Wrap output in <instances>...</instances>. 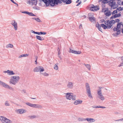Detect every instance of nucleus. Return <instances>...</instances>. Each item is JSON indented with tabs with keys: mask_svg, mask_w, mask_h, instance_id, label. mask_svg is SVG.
<instances>
[{
	"mask_svg": "<svg viewBox=\"0 0 123 123\" xmlns=\"http://www.w3.org/2000/svg\"><path fill=\"white\" fill-rule=\"evenodd\" d=\"M75 100V101L74 102V104L75 105H77L81 104L82 102V100Z\"/></svg>",
	"mask_w": 123,
	"mask_h": 123,
	"instance_id": "obj_17",
	"label": "nucleus"
},
{
	"mask_svg": "<svg viewBox=\"0 0 123 123\" xmlns=\"http://www.w3.org/2000/svg\"><path fill=\"white\" fill-rule=\"evenodd\" d=\"M28 55L27 54H22L21 55H20L18 56V58H20L22 57H25L26 56H28Z\"/></svg>",
	"mask_w": 123,
	"mask_h": 123,
	"instance_id": "obj_29",
	"label": "nucleus"
},
{
	"mask_svg": "<svg viewBox=\"0 0 123 123\" xmlns=\"http://www.w3.org/2000/svg\"><path fill=\"white\" fill-rule=\"evenodd\" d=\"M96 27L98 28L99 31L101 32H102V30L101 28V25H100L98 22H97V24H96Z\"/></svg>",
	"mask_w": 123,
	"mask_h": 123,
	"instance_id": "obj_19",
	"label": "nucleus"
},
{
	"mask_svg": "<svg viewBox=\"0 0 123 123\" xmlns=\"http://www.w3.org/2000/svg\"><path fill=\"white\" fill-rule=\"evenodd\" d=\"M102 3L104 4L107 3L108 2V1L107 0H101Z\"/></svg>",
	"mask_w": 123,
	"mask_h": 123,
	"instance_id": "obj_46",
	"label": "nucleus"
},
{
	"mask_svg": "<svg viewBox=\"0 0 123 123\" xmlns=\"http://www.w3.org/2000/svg\"><path fill=\"white\" fill-rule=\"evenodd\" d=\"M12 2L14 3V4L17 5V4L15 2H14L13 0H11Z\"/></svg>",
	"mask_w": 123,
	"mask_h": 123,
	"instance_id": "obj_56",
	"label": "nucleus"
},
{
	"mask_svg": "<svg viewBox=\"0 0 123 123\" xmlns=\"http://www.w3.org/2000/svg\"><path fill=\"white\" fill-rule=\"evenodd\" d=\"M121 16V14L119 13H118V14H115L114 15V17H115V18H117V17H119L120 16Z\"/></svg>",
	"mask_w": 123,
	"mask_h": 123,
	"instance_id": "obj_40",
	"label": "nucleus"
},
{
	"mask_svg": "<svg viewBox=\"0 0 123 123\" xmlns=\"http://www.w3.org/2000/svg\"><path fill=\"white\" fill-rule=\"evenodd\" d=\"M115 22L116 21L113 20H111L110 21H109L108 22V27L109 26H111V28L113 25V24H115Z\"/></svg>",
	"mask_w": 123,
	"mask_h": 123,
	"instance_id": "obj_14",
	"label": "nucleus"
},
{
	"mask_svg": "<svg viewBox=\"0 0 123 123\" xmlns=\"http://www.w3.org/2000/svg\"><path fill=\"white\" fill-rule=\"evenodd\" d=\"M39 66L36 67L34 69L33 71L35 72H38L39 71Z\"/></svg>",
	"mask_w": 123,
	"mask_h": 123,
	"instance_id": "obj_28",
	"label": "nucleus"
},
{
	"mask_svg": "<svg viewBox=\"0 0 123 123\" xmlns=\"http://www.w3.org/2000/svg\"><path fill=\"white\" fill-rule=\"evenodd\" d=\"M21 92L23 93H26V90H25L23 89L21 90Z\"/></svg>",
	"mask_w": 123,
	"mask_h": 123,
	"instance_id": "obj_53",
	"label": "nucleus"
},
{
	"mask_svg": "<svg viewBox=\"0 0 123 123\" xmlns=\"http://www.w3.org/2000/svg\"><path fill=\"white\" fill-rule=\"evenodd\" d=\"M4 104L6 106H10V103L8 101H6L5 102Z\"/></svg>",
	"mask_w": 123,
	"mask_h": 123,
	"instance_id": "obj_33",
	"label": "nucleus"
},
{
	"mask_svg": "<svg viewBox=\"0 0 123 123\" xmlns=\"http://www.w3.org/2000/svg\"><path fill=\"white\" fill-rule=\"evenodd\" d=\"M120 121L123 122V118L120 119Z\"/></svg>",
	"mask_w": 123,
	"mask_h": 123,
	"instance_id": "obj_64",
	"label": "nucleus"
},
{
	"mask_svg": "<svg viewBox=\"0 0 123 123\" xmlns=\"http://www.w3.org/2000/svg\"><path fill=\"white\" fill-rule=\"evenodd\" d=\"M58 63H56L54 66V69L56 70H58Z\"/></svg>",
	"mask_w": 123,
	"mask_h": 123,
	"instance_id": "obj_38",
	"label": "nucleus"
},
{
	"mask_svg": "<svg viewBox=\"0 0 123 123\" xmlns=\"http://www.w3.org/2000/svg\"><path fill=\"white\" fill-rule=\"evenodd\" d=\"M86 90L87 94L88 96L90 98H92L93 97L92 95L90 90V88L89 84L87 83H86Z\"/></svg>",
	"mask_w": 123,
	"mask_h": 123,
	"instance_id": "obj_3",
	"label": "nucleus"
},
{
	"mask_svg": "<svg viewBox=\"0 0 123 123\" xmlns=\"http://www.w3.org/2000/svg\"><path fill=\"white\" fill-rule=\"evenodd\" d=\"M31 32H32V33H34V34H35V32H35V31H34L33 30H31Z\"/></svg>",
	"mask_w": 123,
	"mask_h": 123,
	"instance_id": "obj_63",
	"label": "nucleus"
},
{
	"mask_svg": "<svg viewBox=\"0 0 123 123\" xmlns=\"http://www.w3.org/2000/svg\"><path fill=\"white\" fill-rule=\"evenodd\" d=\"M12 121L8 119H7V120H6V121L4 123H12Z\"/></svg>",
	"mask_w": 123,
	"mask_h": 123,
	"instance_id": "obj_35",
	"label": "nucleus"
},
{
	"mask_svg": "<svg viewBox=\"0 0 123 123\" xmlns=\"http://www.w3.org/2000/svg\"><path fill=\"white\" fill-rule=\"evenodd\" d=\"M113 30L114 31H117V32H120V29H119L117 27H115L113 29Z\"/></svg>",
	"mask_w": 123,
	"mask_h": 123,
	"instance_id": "obj_31",
	"label": "nucleus"
},
{
	"mask_svg": "<svg viewBox=\"0 0 123 123\" xmlns=\"http://www.w3.org/2000/svg\"><path fill=\"white\" fill-rule=\"evenodd\" d=\"M35 34H38L39 35H41L40 32H36Z\"/></svg>",
	"mask_w": 123,
	"mask_h": 123,
	"instance_id": "obj_55",
	"label": "nucleus"
},
{
	"mask_svg": "<svg viewBox=\"0 0 123 123\" xmlns=\"http://www.w3.org/2000/svg\"><path fill=\"white\" fill-rule=\"evenodd\" d=\"M8 70H7L6 71H3V73H7L8 74Z\"/></svg>",
	"mask_w": 123,
	"mask_h": 123,
	"instance_id": "obj_62",
	"label": "nucleus"
},
{
	"mask_svg": "<svg viewBox=\"0 0 123 123\" xmlns=\"http://www.w3.org/2000/svg\"><path fill=\"white\" fill-rule=\"evenodd\" d=\"M118 24H119L120 25H123V22H120V23H118Z\"/></svg>",
	"mask_w": 123,
	"mask_h": 123,
	"instance_id": "obj_60",
	"label": "nucleus"
},
{
	"mask_svg": "<svg viewBox=\"0 0 123 123\" xmlns=\"http://www.w3.org/2000/svg\"><path fill=\"white\" fill-rule=\"evenodd\" d=\"M7 118L3 116H0V120L2 123H4Z\"/></svg>",
	"mask_w": 123,
	"mask_h": 123,
	"instance_id": "obj_15",
	"label": "nucleus"
},
{
	"mask_svg": "<svg viewBox=\"0 0 123 123\" xmlns=\"http://www.w3.org/2000/svg\"><path fill=\"white\" fill-rule=\"evenodd\" d=\"M101 27L103 28L104 29H110L111 28V27L109 26H107L105 25L104 24H101Z\"/></svg>",
	"mask_w": 123,
	"mask_h": 123,
	"instance_id": "obj_20",
	"label": "nucleus"
},
{
	"mask_svg": "<svg viewBox=\"0 0 123 123\" xmlns=\"http://www.w3.org/2000/svg\"><path fill=\"white\" fill-rule=\"evenodd\" d=\"M67 0H54V3L55 5H58V4H61L63 2L64 3H65Z\"/></svg>",
	"mask_w": 123,
	"mask_h": 123,
	"instance_id": "obj_9",
	"label": "nucleus"
},
{
	"mask_svg": "<svg viewBox=\"0 0 123 123\" xmlns=\"http://www.w3.org/2000/svg\"><path fill=\"white\" fill-rule=\"evenodd\" d=\"M28 117L30 119H33L37 118V116L36 115H33L29 116Z\"/></svg>",
	"mask_w": 123,
	"mask_h": 123,
	"instance_id": "obj_24",
	"label": "nucleus"
},
{
	"mask_svg": "<svg viewBox=\"0 0 123 123\" xmlns=\"http://www.w3.org/2000/svg\"><path fill=\"white\" fill-rule=\"evenodd\" d=\"M22 13H26V14H28V12H22Z\"/></svg>",
	"mask_w": 123,
	"mask_h": 123,
	"instance_id": "obj_59",
	"label": "nucleus"
},
{
	"mask_svg": "<svg viewBox=\"0 0 123 123\" xmlns=\"http://www.w3.org/2000/svg\"><path fill=\"white\" fill-rule=\"evenodd\" d=\"M0 85L5 88H7L12 90H13V88H12L11 87L8 85L6 84V83L0 80Z\"/></svg>",
	"mask_w": 123,
	"mask_h": 123,
	"instance_id": "obj_6",
	"label": "nucleus"
},
{
	"mask_svg": "<svg viewBox=\"0 0 123 123\" xmlns=\"http://www.w3.org/2000/svg\"><path fill=\"white\" fill-rule=\"evenodd\" d=\"M20 78V77L18 76L17 77L12 76L9 81V83H10L15 85L18 82Z\"/></svg>",
	"mask_w": 123,
	"mask_h": 123,
	"instance_id": "obj_2",
	"label": "nucleus"
},
{
	"mask_svg": "<svg viewBox=\"0 0 123 123\" xmlns=\"http://www.w3.org/2000/svg\"><path fill=\"white\" fill-rule=\"evenodd\" d=\"M69 52L70 53H73L74 54H80L81 53V52L80 51H77L75 50H73L72 49H70L69 50Z\"/></svg>",
	"mask_w": 123,
	"mask_h": 123,
	"instance_id": "obj_13",
	"label": "nucleus"
},
{
	"mask_svg": "<svg viewBox=\"0 0 123 123\" xmlns=\"http://www.w3.org/2000/svg\"><path fill=\"white\" fill-rule=\"evenodd\" d=\"M15 111L16 113L18 114H22L26 112L27 111L25 109H21L16 110Z\"/></svg>",
	"mask_w": 123,
	"mask_h": 123,
	"instance_id": "obj_7",
	"label": "nucleus"
},
{
	"mask_svg": "<svg viewBox=\"0 0 123 123\" xmlns=\"http://www.w3.org/2000/svg\"><path fill=\"white\" fill-rule=\"evenodd\" d=\"M111 14V12L110 11H108L107 12L105 13V15L106 16H109Z\"/></svg>",
	"mask_w": 123,
	"mask_h": 123,
	"instance_id": "obj_30",
	"label": "nucleus"
},
{
	"mask_svg": "<svg viewBox=\"0 0 123 123\" xmlns=\"http://www.w3.org/2000/svg\"><path fill=\"white\" fill-rule=\"evenodd\" d=\"M109 21V20H107L104 23L106 25H107L108 26V22Z\"/></svg>",
	"mask_w": 123,
	"mask_h": 123,
	"instance_id": "obj_51",
	"label": "nucleus"
},
{
	"mask_svg": "<svg viewBox=\"0 0 123 123\" xmlns=\"http://www.w3.org/2000/svg\"><path fill=\"white\" fill-rule=\"evenodd\" d=\"M78 120L79 121H85V119L81 117H79L78 118Z\"/></svg>",
	"mask_w": 123,
	"mask_h": 123,
	"instance_id": "obj_26",
	"label": "nucleus"
},
{
	"mask_svg": "<svg viewBox=\"0 0 123 123\" xmlns=\"http://www.w3.org/2000/svg\"><path fill=\"white\" fill-rule=\"evenodd\" d=\"M46 4L47 6H49L50 5L52 6H55L54 0H42Z\"/></svg>",
	"mask_w": 123,
	"mask_h": 123,
	"instance_id": "obj_4",
	"label": "nucleus"
},
{
	"mask_svg": "<svg viewBox=\"0 0 123 123\" xmlns=\"http://www.w3.org/2000/svg\"><path fill=\"white\" fill-rule=\"evenodd\" d=\"M89 19L91 22H93L95 21V18L94 17H89Z\"/></svg>",
	"mask_w": 123,
	"mask_h": 123,
	"instance_id": "obj_25",
	"label": "nucleus"
},
{
	"mask_svg": "<svg viewBox=\"0 0 123 123\" xmlns=\"http://www.w3.org/2000/svg\"><path fill=\"white\" fill-rule=\"evenodd\" d=\"M117 9L119 11H122L123 10V7H121L117 8Z\"/></svg>",
	"mask_w": 123,
	"mask_h": 123,
	"instance_id": "obj_45",
	"label": "nucleus"
},
{
	"mask_svg": "<svg viewBox=\"0 0 123 123\" xmlns=\"http://www.w3.org/2000/svg\"><path fill=\"white\" fill-rule=\"evenodd\" d=\"M28 14L29 16H35L36 15H34L33 13H30L28 12Z\"/></svg>",
	"mask_w": 123,
	"mask_h": 123,
	"instance_id": "obj_47",
	"label": "nucleus"
},
{
	"mask_svg": "<svg viewBox=\"0 0 123 123\" xmlns=\"http://www.w3.org/2000/svg\"><path fill=\"white\" fill-rule=\"evenodd\" d=\"M93 107L94 108H101L103 109L105 108H106L105 107H104L103 106H95V107Z\"/></svg>",
	"mask_w": 123,
	"mask_h": 123,
	"instance_id": "obj_39",
	"label": "nucleus"
},
{
	"mask_svg": "<svg viewBox=\"0 0 123 123\" xmlns=\"http://www.w3.org/2000/svg\"><path fill=\"white\" fill-rule=\"evenodd\" d=\"M121 26V25H119V24L117 23V27L119 29L120 28Z\"/></svg>",
	"mask_w": 123,
	"mask_h": 123,
	"instance_id": "obj_50",
	"label": "nucleus"
},
{
	"mask_svg": "<svg viewBox=\"0 0 123 123\" xmlns=\"http://www.w3.org/2000/svg\"><path fill=\"white\" fill-rule=\"evenodd\" d=\"M12 25L14 27V29L15 30H17V23L15 20L12 21L11 23Z\"/></svg>",
	"mask_w": 123,
	"mask_h": 123,
	"instance_id": "obj_10",
	"label": "nucleus"
},
{
	"mask_svg": "<svg viewBox=\"0 0 123 123\" xmlns=\"http://www.w3.org/2000/svg\"><path fill=\"white\" fill-rule=\"evenodd\" d=\"M65 96L66 98L68 99L74 101L76 99V96L74 95L72 93L68 92L65 93Z\"/></svg>",
	"mask_w": 123,
	"mask_h": 123,
	"instance_id": "obj_1",
	"label": "nucleus"
},
{
	"mask_svg": "<svg viewBox=\"0 0 123 123\" xmlns=\"http://www.w3.org/2000/svg\"><path fill=\"white\" fill-rule=\"evenodd\" d=\"M86 67L89 70H90L91 69V66L90 64H84Z\"/></svg>",
	"mask_w": 123,
	"mask_h": 123,
	"instance_id": "obj_27",
	"label": "nucleus"
},
{
	"mask_svg": "<svg viewBox=\"0 0 123 123\" xmlns=\"http://www.w3.org/2000/svg\"><path fill=\"white\" fill-rule=\"evenodd\" d=\"M12 121L8 119H7V120H6V121L4 123H12Z\"/></svg>",
	"mask_w": 123,
	"mask_h": 123,
	"instance_id": "obj_34",
	"label": "nucleus"
},
{
	"mask_svg": "<svg viewBox=\"0 0 123 123\" xmlns=\"http://www.w3.org/2000/svg\"><path fill=\"white\" fill-rule=\"evenodd\" d=\"M42 74L45 76H48L49 75V74L46 72L42 73Z\"/></svg>",
	"mask_w": 123,
	"mask_h": 123,
	"instance_id": "obj_49",
	"label": "nucleus"
},
{
	"mask_svg": "<svg viewBox=\"0 0 123 123\" xmlns=\"http://www.w3.org/2000/svg\"><path fill=\"white\" fill-rule=\"evenodd\" d=\"M121 60L122 61V62L118 65V67H119L123 66V56L121 57Z\"/></svg>",
	"mask_w": 123,
	"mask_h": 123,
	"instance_id": "obj_32",
	"label": "nucleus"
},
{
	"mask_svg": "<svg viewBox=\"0 0 123 123\" xmlns=\"http://www.w3.org/2000/svg\"><path fill=\"white\" fill-rule=\"evenodd\" d=\"M33 19H35L37 22H41V20L39 18H33Z\"/></svg>",
	"mask_w": 123,
	"mask_h": 123,
	"instance_id": "obj_44",
	"label": "nucleus"
},
{
	"mask_svg": "<svg viewBox=\"0 0 123 123\" xmlns=\"http://www.w3.org/2000/svg\"><path fill=\"white\" fill-rule=\"evenodd\" d=\"M81 3V1H80L79 3H78L76 5V6H79L80 4Z\"/></svg>",
	"mask_w": 123,
	"mask_h": 123,
	"instance_id": "obj_54",
	"label": "nucleus"
},
{
	"mask_svg": "<svg viewBox=\"0 0 123 123\" xmlns=\"http://www.w3.org/2000/svg\"><path fill=\"white\" fill-rule=\"evenodd\" d=\"M36 37L37 39L40 40L42 41L44 40V38L43 37H41L40 36L37 35L36 36Z\"/></svg>",
	"mask_w": 123,
	"mask_h": 123,
	"instance_id": "obj_22",
	"label": "nucleus"
},
{
	"mask_svg": "<svg viewBox=\"0 0 123 123\" xmlns=\"http://www.w3.org/2000/svg\"><path fill=\"white\" fill-rule=\"evenodd\" d=\"M117 10H114L112 12V15H113L115 14L116 13H117Z\"/></svg>",
	"mask_w": 123,
	"mask_h": 123,
	"instance_id": "obj_48",
	"label": "nucleus"
},
{
	"mask_svg": "<svg viewBox=\"0 0 123 123\" xmlns=\"http://www.w3.org/2000/svg\"><path fill=\"white\" fill-rule=\"evenodd\" d=\"M110 6L112 7L114 6L115 5V2L113 0L111 1L110 3Z\"/></svg>",
	"mask_w": 123,
	"mask_h": 123,
	"instance_id": "obj_21",
	"label": "nucleus"
},
{
	"mask_svg": "<svg viewBox=\"0 0 123 123\" xmlns=\"http://www.w3.org/2000/svg\"><path fill=\"white\" fill-rule=\"evenodd\" d=\"M36 60L35 61V62H36L35 64H36L37 63V56H36Z\"/></svg>",
	"mask_w": 123,
	"mask_h": 123,
	"instance_id": "obj_57",
	"label": "nucleus"
},
{
	"mask_svg": "<svg viewBox=\"0 0 123 123\" xmlns=\"http://www.w3.org/2000/svg\"><path fill=\"white\" fill-rule=\"evenodd\" d=\"M116 21L117 22H119L120 21L118 19H116Z\"/></svg>",
	"mask_w": 123,
	"mask_h": 123,
	"instance_id": "obj_58",
	"label": "nucleus"
},
{
	"mask_svg": "<svg viewBox=\"0 0 123 123\" xmlns=\"http://www.w3.org/2000/svg\"><path fill=\"white\" fill-rule=\"evenodd\" d=\"M40 33L41 35H45L46 34V33L44 32H41Z\"/></svg>",
	"mask_w": 123,
	"mask_h": 123,
	"instance_id": "obj_52",
	"label": "nucleus"
},
{
	"mask_svg": "<svg viewBox=\"0 0 123 123\" xmlns=\"http://www.w3.org/2000/svg\"><path fill=\"white\" fill-rule=\"evenodd\" d=\"M37 1L36 0H29L28 1V3L29 4L31 5H36L37 4Z\"/></svg>",
	"mask_w": 123,
	"mask_h": 123,
	"instance_id": "obj_11",
	"label": "nucleus"
},
{
	"mask_svg": "<svg viewBox=\"0 0 123 123\" xmlns=\"http://www.w3.org/2000/svg\"><path fill=\"white\" fill-rule=\"evenodd\" d=\"M13 47V45L12 44H9L7 45L6 46V48H12Z\"/></svg>",
	"mask_w": 123,
	"mask_h": 123,
	"instance_id": "obj_36",
	"label": "nucleus"
},
{
	"mask_svg": "<svg viewBox=\"0 0 123 123\" xmlns=\"http://www.w3.org/2000/svg\"><path fill=\"white\" fill-rule=\"evenodd\" d=\"M7 74L9 75H13L15 74V73L13 71L8 70Z\"/></svg>",
	"mask_w": 123,
	"mask_h": 123,
	"instance_id": "obj_23",
	"label": "nucleus"
},
{
	"mask_svg": "<svg viewBox=\"0 0 123 123\" xmlns=\"http://www.w3.org/2000/svg\"><path fill=\"white\" fill-rule=\"evenodd\" d=\"M85 119L86 121L87 120L89 123L94 122L95 121V120L94 119L92 118H86Z\"/></svg>",
	"mask_w": 123,
	"mask_h": 123,
	"instance_id": "obj_16",
	"label": "nucleus"
},
{
	"mask_svg": "<svg viewBox=\"0 0 123 123\" xmlns=\"http://www.w3.org/2000/svg\"><path fill=\"white\" fill-rule=\"evenodd\" d=\"M97 94L98 95V97L101 100L103 101L105 99V98L104 96L102 94V92H99Z\"/></svg>",
	"mask_w": 123,
	"mask_h": 123,
	"instance_id": "obj_8",
	"label": "nucleus"
},
{
	"mask_svg": "<svg viewBox=\"0 0 123 123\" xmlns=\"http://www.w3.org/2000/svg\"><path fill=\"white\" fill-rule=\"evenodd\" d=\"M25 104L30 107L33 108H38L39 109H41L42 108V106L38 104H33L29 102H27L25 103Z\"/></svg>",
	"mask_w": 123,
	"mask_h": 123,
	"instance_id": "obj_5",
	"label": "nucleus"
},
{
	"mask_svg": "<svg viewBox=\"0 0 123 123\" xmlns=\"http://www.w3.org/2000/svg\"><path fill=\"white\" fill-rule=\"evenodd\" d=\"M39 69L40 72H43L44 70L43 68L41 66H39Z\"/></svg>",
	"mask_w": 123,
	"mask_h": 123,
	"instance_id": "obj_37",
	"label": "nucleus"
},
{
	"mask_svg": "<svg viewBox=\"0 0 123 123\" xmlns=\"http://www.w3.org/2000/svg\"><path fill=\"white\" fill-rule=\"evenodd\" d=\"M71 2L72 1L71 0H67L65 3L66 4H68L71 3Z\"/></svg>",
	"mask_w": 123,
	"mask_h": 123,
	"instance_id": "obj_42",
	"label": "nucleus"
},
{
	"mask_svg": "<svg viewBox=\"0 0 123 123\" xmlns=\"http://www.w3.org/2000/svg\"><path fill=\"white\" fill-rule=\"evenodd\" d=\"M73 86V83L72 82H70L68 83L67 85V87L70 89H72Z\"/></svg>",
	"mask_w": 123,
	"mask_h": 123,
	"instance_id": "obj_18",
	"label": "nucleus"
},
{
	"mask_svg": "<svg viewBox=\"0 0 123 123\" xmlns=\"http://www.w3.org/2000/svg\"><path fill=\"white\" fill-rule=\"evenodd\" d=\"M98 88H99V89L97 90V93H98L99 92H102L101 89L102 88V87L101 86H99L98 87Z\"/></svg>",
	"mask_w": 123,
	"mask_h": 123,
	"instance_id": "obj_41",
	"label": "nucleus"
},
{
	"mask_svg": "<svg viewBox=\"0 0 123 123\" xmlns=\"http://www.w3.org/2000/svg\"><path fill=\"white\" fill-rule=\"evenodd\" d=\"M114 17V15L112 16L111 17L110 19H113L114 18H115Z\"/></svg>",
	"mask_w": 123,
	"mask_h": 123,
	"instance_id": "obj_61",
	"label": "nucleus"
},
{
	"mask_svg": "<svg viewBox=\"0 0 123 123\" xmlns=\"http://www.w3.org/2000/svg\"><path fill=\"white\" fill-rule=\"evenodd\" d=\"M120 32H117L115 33H113L112 35L114 37H117L120 33Z\"/></svg>",
	"mask_w": 123,
	"mask_h": 123,
	"instance_id": "obj_43",
	"label": "nucleus"
},
{
	"mask_svg": "<svg viewBox=\"0 0 123 123\" xmlns=\"http://www.w3.org/2000/svg\"><path fill=\"white\" fill-rule=\"evenodd\" d=\"M99 9V7L97 6H94L93 5L91 7V10L92 11H96L98 10Z\"/></svg>",
	"mask_w": 123,
	"mask_h": 123,
	"instance_id": "obj_12",
	"label": "nucleus"
}]
</instances>
